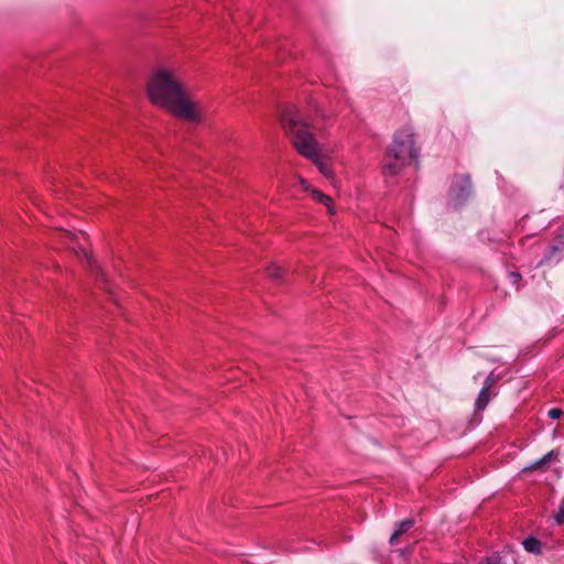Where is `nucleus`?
<instances>
[{"label":"nucleus","instance_id":"f257e3e1","mask_svg":"<svg viewBox=\"0 0 564 564\" xmlns=\"http://www.w3.org/2000/svg\"><path fill=\"white\" fill-rule=\"evenodd\" d=\"M147 91L152 104L173 116L192 122L202 120L198 105L192 100L173 72L165 68L155 70L149 78Z\"/></svg>","mask_w":564,"mask_h":564},{"label":"nucleus","instance_id":"f03ea898","mask_svg":"<svg viewBox=\"0 0 564 564\" xmlns=\"http://www.w3.org/2000/svg\"><path fill=\"white\" fill-rule=\"evenodd\" d=\"M281 123L296 151L312 160L324 176L330 177L332 170L318 156V142L305 116L297 108L286 109L281 115Z\"/></svg>","mask_w":564,"mask_h":564},{"label":"nucleus","instance_id":"7ed1b4c3","mask_svg":"<svg viewBox=\"0 0 564 564\" xmlns=\"http://www.w3.org/2000/svg\"><path fill=\"white\" fill-rule=\"evenodd\" d=\"M420 148L416 145V135L411 126L399 129L382 161V173L386 176L399 174L406 165L419 156Z\"/></svg>","mask_w":564,"mask_h":564},{"label":"nucleus","instance_id":"20e7f679","mask_svg":"<svg viewBox=\"0 0 564 564\" xmlns=\"http://www.w3.org/2000/svg\"><path fill=\"white\" fill-rule=\"evenodd\" d=\"M76 236L72 232H68V231H63V239H64V242L65 245L73 249L77 256H83L91 270H96V273L100 276H102V271L97 267V264L95 263V261L93 260L91 256L82 247H78V249L75 248V245H74V240H75Z\"/></svg>","mask_w":564,"mask_h":564},{"label":"nucleus","instance_id":"39448f33","mask_svg":"<svg viewBox=\"0 0 564 564\" xmlns=\"http://www.w3.org/2000/svg\"><path fill=\"white\" fill-rule=\"evenodd\" d=\"M301 185L306 192H308V191L311 192L313 199L327 206L330 209L332 198L329 196L323 194L322 192H319L315 188H311L310 184L303 178L301 180Z\"/></svg>","mask_w":564,"mask_h":564},{"label":"nucleus","instance_id":"423d86ee","mask_svg":"<svg viewBox=\"0 0 564 564\" xmlns=\"http://www.w3.org/2000/svg\"><path fill=\"white\" fill-rule=\"evenodd\" d=\"M414 525L413 519H405L401 521L398 525V529L394 531V533L390 536V544L395 545L399 542V538L406 533Z\"/></svg>","mask_w":564,"mask_h":564},{"label":"nucleus","instance_id":"0eeeda50","mask_svg":"<svg viewBox=\"0 0 564 564\" xmlns=\"http://www.w3.org/2000/svg\"><path fill=\"white\" fill-rule=\"evenodd\" d=\"M522 545L524 547V550L529 553H532V554H541L542 552V544L541 542L531 536V538H528L525 539L523 542H522Z\"/></svg>","mask_w":564,"mask_h":564},{"label":"nucleus","instance_id":"6e6552de","mask_svg":"<svg viewBox=\"0 0 564 564\" xmlns=\"http://www.w3.org/2000/svg\"><path fill=\"white\" fill-rule=\"evenodd\" d=\"M491 399V393L489 390L481 389L478 393V397L475 402V409L476 411H482L488 405L489 401Z\"/></svg>","mask_w":564,"mask_h":564},{"label":"nucleus","instance_id":"1a4fd4ad","mask_svg":"<svg viewBox=\"0 0 564 564\" xmlns=\"http://www.w3.org/2000/svg\"><path fill=\"white\" fill-rule=\"evenodd\" d=\"M555 456V453L554 451H551L549 452L547 454H545L543 457H541L540 459L535 460L530 467H528L527 469L528 470H536V469H542L544 468L550 462L551 459Z\"/></svg>","mask_w":564,"mask_h":564},{"label":"nucleus","instance_id":"9d476101","mask_svg":"<svg viewBox=\"0 0 564 564\" xmlns=\"http://www.w3.org/2000/svg\"><path fill=\"white\" fill-rule=\"evenodd\" d=\"M265 272L267 275L274 281L282 280L284 275V269L275 263H272L271 265L267 267Z\"/></svg>","mask_w":564,"mask_h":564},{"label":"nucleus","instance_id":"9b49d317","mask_svg":"<svg viewBox=\"0 0 564 564\" xmlns=\"http://www.w3.org/2000/svg\"><path fill=\"white\" fill-rule=\"evenodd\" d=\"M555 242L556 243L554 246L550 247L547 253L541 260V262H540L541 264L550 261L551 259H553L561 252L564 245H560L557 241H555Z\"/></svg>","mask_w":564,"mask_h":564},{"label":"nucleus","instance_id":"f8f14e48","mask_svg":"<svg viewBox=\"0 0 564 564\" xmlns=\"http://www.w3.org/2000/svg\"><path fill=\"white\" fill-rule=\"evenodd\" d=\"M508 278L510 280V282L517 286V289L520 288V281L522 279L521 274L518 272V271H511L509 272L508 274Z\"/></svg>","mask_w":564,"mask_h":564},{"label":"nucleus","instance_id":"ddd939ff","mask_svg":"<svg viewBox=\"0 0 564 564\" xmlns=\"http://www.w3.org/2000/svg\"><path fill=\"white\" fill-rule=\"evenodd\" d=\"M497 381V378L496 376L491 372L487 376V378L485 379V382H484V387L482 389L485 390H489L492 388V386L496 383Z\"/></svg>","mask_w":564,"mask_h":564},{"label":"nucleus","instance_id":"4468645a","mask_svg":"<svg viewBox=\"0 0 564 564\" xmlns=\"http://www.w3.org/2000/svg\"><path fill=\"white\" fill-rule=\"evenodd\" d=\"M562 415V410L557 408H553L549 411V416L553 420L560 419Z\"/></svg>","mask_w":564,"mask_h":564},{"label":"nucleus","instance_id":"2eb2a0df","mask_svg":"<svg viewBox=\"0 0 564 564\" xmlns=\"http://www.w3.org/2000/svg\"><path fill=\"white\" fill-rule=\"evenodd\" d=\"M555 241H557L560 245H564V225L558 229Z\"/></svg>","mask_w":564,"mask_h":564}]
</instances>
